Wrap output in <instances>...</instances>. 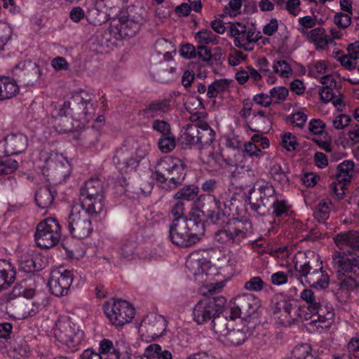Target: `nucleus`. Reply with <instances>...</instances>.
Here are the masks:
<instances>
[{"instance_id": "53", "label": "nucleus", "mask_w": 359, "mask_h": 359, "mask_svg": "<svg viewBox=\"0 0 359 359\" xmlns=\"http://www.w3.org/2000/svg\"><path fill=\"white\" fill-rule=\"evenodd\" d=\"M88 18L90 23L95 25H101L105 20V13L103 10H100L92 6L88 11Z\"/></svg>"}, {"instance_id": "51", "label": "nucleus", "mask_w": 359, "mask_h": 359, "mask_svg": "<svg viewBox=\"0 0 359 359\" xmlns=\"http://www.w3.org/2000/svg\"><path fill=\"white\" fill-rule=\"evenodd\" d=\"M351 118L347 114L339 111L333 114L332 123L336 130H344L351 123Z\"/></svg>"}, {"instance_id": "62", "label": "nucleus", "mask_w": 359, "mask_h": 359, "mask_svg": "<svg viewBox=\"0 0 359 359\" xmlns=\"http://www.w3.org/2000/svg\"><path fill=\"white\" fill-rule=\"evenodd\" d=\"M180 159L177 158L169 157L163 161V168L169 174H173L176 172L179 174Z\"/></svg>"}, {"instance_id": "38", "label": "nucleus", "mask_w": 359, "mask_h": 359, "mask_svg": "<svg viewBox=\"0 0 359 359\" xmlns=\"http://www.w3.org/2000/svg\"><path fill=\"white\" fill-rule=\"evenodd\" d=\"M229 82L227 79L216 80L209 85L207 90V96L209 98L216 97L218 95L228 90Z\"/></svg>"}, {"instance_id": "13", "label": "nucleus", "mask_w": 359, "mask_h": 359, "mask_svg": "<svg viewBox=\"0 0 359 359\" xmlns=\"http://www.w3.org/2000/svg\"><path fill=\"white\" fill-rule=\"evenodd\" d=\"M294 268L299 274L298 280L304 284L305 280L315 268L321 267L320 257L313 250L297 251Z\"/></svg>"}, {"instance_id": "46", "label": "nucleus", "mask_w": 359, "mask_h": 359, "mask_svg": "<svg viewBox=\"0 0 359 359\" xmlns=\"http://www.w3.org/2000/svg\"><path fill=\"white\" fill-rule=\"evenodd\" d=\"M169 102L167 100L153 102L145 109L147 116L154 117L161 115L168 109Z\"/></svg>"}, {"instance_id": "35", "label": "nucleus", "mask_w": 359, "mask_h": 359, "mask_svg": "<svg viewBox=\"0 0 359 359\" xmlns=\"http://www.w3.org/2000/svg\"><path fill=\"white\" fill-rule=\"evenodd\" d=\"M54 198V192L47 186L41 187L35 194L36 204L41 208H46L50 206Z\"/></svg>"}, {"instance_id": "26", "label": "nucleus", "mask_w": 359, "mask_h": 359, "mask_svg": "<svg viewBox=\"0 0 359 359\" xmlns=\"http://www.w3.org/2000/svg\"><path fill=\"white\" fill-rule=\"evenodd\" d=\"M304 281L316 289H325L329 285L330 279L328 275L322 271L321 266L315 268Z\"/></svg>"}, {"instance_id": "16", "label": "nucleus", "mask_w": 359, "mask_h": 359, "mask_svg": "<svg viewBox=\"0 0 359 359\" xmlns=\"http://www.w3.org/2000/svg\"><path fill=\"white\" fill-rule=\"evenodd\" d=\"M113 161L121 172H128L137 167V160L134 158V142L133 140H127L121 148L116 151Z\"/></svg>"}, {"instance_id": "19", "label": "nucleus", "mask_w": 359, "mask_h": 359, "mask_svg": "<svg viewBox=\"0 0 359 359\" xmlns=\"http://www.w3.org/2000/svg\"><path fill=\"white\" fill-rule=\"evenodd\" d=\"M150 74L154 80L162 83L175 81L177 79V64L172 66L169 60L162 61L151 67Z\"/></svg>"}, {"instance_id": "34", "label": "nucleus", "mask_w": 359, "mask_h": 359, "mask_svg": "<svg viewBox=\"0 0 359 359\" xmlns=\"http://www.w3.org/2000/svg\"><path fill=\"white\" fill-rule=\"evenodd\" d=\"M35 291L32 288H27L25 283L22 282L16 284L13 288L12 291L4 296L5 301H11L15 298L23 297L27 299L34 297Z\"/></svg>"}, {"instance_id": "23", "label": "nucleus", "mask_w": 359, "mask_h": 359, "mask_svg": "<svg viewBox=\"0 0 359 359\" xmlns=\"http://www.w3.org/2000/svg\"><path fill=\"white\" fill-rule=\"evenodd\" d=\"M227 194V192L225 191L221 194L219 198L211 196L212 198L211 210H208V211H210V216L212 220L215 218V220H218L220 219L221 216H229L230 215V203L226 201V197L225 196Z\"/></svg>"}, {"instance_id": "14", "label": "nucleus", "mask_w": 359, "mask_h": 359, "mask_svg": "<svg viewBox=\"0 0 359 359\" xmlns=\"http://www.w3.org/2000/svg\"><path fill=\"white\" fill-rule=\"evenodd\" d=\"M166 328L165 318L154 313H148L142 320L139 332L153 340L161 337Z\"/></svg>"}, {"instance_id": "17", "label": "nucleus", "mask_w": 359, "mask_h": 359, "mask_svg": "<svg viewBox=\"0 0 359 359\" xmlns=\"http://www.w3.org/2000/svg\"><path fill=\"white\" fill-rule=\"evenodd\" d=\"M231 34L234 37V44L236 47L245 50H252L255 43L257 41V34L252 30H246L241 23L233 24L231 26Z\"/></svg>"}, {"instance_id": "5", "label": "nucleus", "mask_w": 359, "mask_h": 359, "mask_svg": "<svg viewBox=\"0 0 359 359\" xmlns=\"http://www.w3.org/2000/svg\"><path fill=\"white\" fill-rule=\"evenodd\" d=\"M39 166L44 175L51 176L58 182L65 181L71 172V166L67 159L55 152L41 151Z\"/></svg>"}, {"instance_id": "7", "label": "nucleus", "mask_w": 359, "mask_h": 359, "mask_svg": "<svg viewBox=\"0 0 359 359\" xmlns=\"http://www.w3.org/2000/svg\"><path fill=\"white\" fill-rule=\"evenodd\" d=\"M251 228V223L248 220L229 219L222 229L215 234V241L222 245L238 244L247 238Z\"/></svg>"}, {"instance_id": "57", "label": "nucleus", "mask_w": 359, "mask_h": 359, "mask_svg": "<svg viewBox=\"0 0 359 359\" xmlns=\"http://www.w3.org/2000/svg\"><path fill=\"white\" fill-rule=\"evenodd\" d=\"M281 144L287 151H294L297 146V138L290 133H285L281 135Z\"/></svg>"}, {"instance_id": "37", "label": "nucleus", "mask_w": 359, "mask_h": 359, "mask_svg": "<svg viewBox=\"0 0 359 359\" xmlns=\"http://www.w3.org/2000/svg\"><path fill=\"white\" fill-rule=\"evenodd\" d=\"M307 118V110L304 107L296 109H293L292 111L287 117L289 123L292 126L299 128H302L305 126Z\"/></svg>"}, {"instance_id": "9", "label": "nucleus", "mask_w": 359, "mask_h": 359, "mask_svg": "<svg viewBox=\"0 0 359 359\" xmlns=\"http://www.w3.org/2000/svg\"><path fill=\"white\" fill-rule=\"evenodd\" d=\"M35 241L38 246L44 248L55 245L61 238V227L55 218L48 217L36 226Z\"/></svg>"}, {"instance_id": "47", "label": "nucleus", "mask_w": 359, "mask_h": 359, "mask_svg": "<svg viewBox=\"0 0 359 359\" xmlns=\"http://www.w3.org/2000/svg\"><path fill=\"white\" fill-rule=\"evenodd\" d=\"M328 62L326 60H318L309 66V73L311 76L319 77L329 74Z\"/></svg>"}, {"instance_id": "39", "label": "nucleus", "mask_w": 359, "mask_h": 359, "mask_svg": "<svg viewBox=\"0 0 359 359\" xmlns=\"http://www.w3.org/2000/svg\"><path fill=\"white\" fill-rule=\"evenodd\" d=\"M354 168L353 162L351 161H344L337 167V177L339 181L344 182H350L353 175Z\"/></svg>"}, {"instance_id": "52", "label": "nucleus", "mask_w": 359, "mask_h": 359, "mask_svg": "<svg viewBox=\"0 0 359 359\" xmlns=\"http://www.w3.org/2000/svg\"><path fill=\"white\" fill-rule=\"evenodd\" d=\"M171 47V43L165 39H158L154 45L156 53L158 55H163L166 60L171 58V52L170 51Z\"/></svg>"}, {"instance_id": "60", "label": "nucleus", "mask_w": 359, "mask_h": 359, "mask_svg": "<svg viewBox=\"0 0 359 359\" xmlns=\"http://www.w3.org/2000/svg\"><path fill=\"white\" fill-rule=\"evenodd\" d=\"M229 317L233 320L237 318H245V313L242 308V303H239L237 300V297L235 298L234 302L231 303L230 306V316Z\"/></svg>"}, {"instance_id": "59", "label": "nucleus", "mask_w": 359, "mask_h": 359, "mask_svg": "<svg viewBox=\"0 0 359 359\" xmlns=\"http://www.w3.org/2000/svg\"><path fill=\"white\" fill-rule=\"evenodd\" d=\"M243 152L250 157L259 158L264 155L259 147L255 144L254 142H245L243 144Z\"/></svg>"}, {"instance_id": "8", "label": "nucleus", "mask_w": 359, "mask_h": 359, "mask_svg": "<svg viewBox=\"0 0 359 359\" xmlns=\"http://www.w3.org/2000/svg\"><path fill=\"white\" fill-rule=\"evenodd\" d=\"M104 312L110 323L117 328L130 323L135 317V308L128 302L113 299L105 303Z\"/></svg>"}, {"instance_id": "49", "label": "nucleus", "mask_w": 359, "mask_h": 359, "mask_svg": "<svg viewBox=\"0 0 359 359\" xmlns=\"http://www.w3.org/2000/svg\"><path fill=\"white\" fill-rule=\"evenodd\" d=\"M272 67L273 72L283 78H288L292 74L291 66L284 60L274 61Z\"/></svg>"}, {"instance_id": "36", "label": "nucleus", "mask_w": 359, "mask_h": 359, "mask_svg": "<svg viewBox=\"0 0 359 359\" xmlns=\"http://www.w3.org/2000/svg\"><path fill=\"white\" fill-rule=\"evenodd\" d=\"M98 352L100 355H105L107 359H120L122 357L119 350L108 339H104L100 341Z\"/></svg>"}, {"instance_id": "1", "label": "nucleus", "mask_w": 359, "mask_h": 359, "mask_svg": "<svg viewBox=\"0 0 359 359\" xmlns=\"http://www.w3.org/2000/svg\"><path fill=\"white\" fill-rule=\"evenodd\" d=\"M220 255V251L210 248L200 250L189 254L185 262L186 268L194 275L196 280L201 284L199 292L204 296H208L220 291L225 285L224 276L222 274L224 267L222 265L215 266L212 262L215 259L229 262V258Z\"/></svg>"}, {"instance_id": "32", "label": "nucleus", "mask_w": 359, "mask_h": 359, "mask_svg": "<svg viewBox=\"0 0 359 359\" xmlns=\"http://www.w3.org/2000/svg\"><path fill=\"white\" fill-rule=\"evenodd\" d=\"M320 81L323 85L319 92L320 99L325 102H328L333 100L334 90L332 87L336 86L337 83L330 74L322 76Z\"/></svg>"}, {"instance_id": "43", "label": "nucleus", "mask_w": 359, "mask_h": 359, "mask_svg": "<svg viewBox=\"0 0 359 359\" xmlns=\"http://www.w3.org/2000/svg\"><path fill=\"white\" fill-rule=\"evenodd\" d=\"M212 330L215 337L222 342V339H225L229 331H230L227 327L226 319L220 318L219 317L215 318L212 320Z\"/></svg>"}, {"instance_id": "40", "label": "nucleus", "mask_w": 359, "mask_h": 359, "mask_svg": "<svg viewBox=\"0 0 359 359\" xmlns=\"http://www.w3.org/2000/svg\"><path fill=\"white\" fill-rule=\"evenodd\" d=\"M332 203L325 200L319 201L313 212L314 217L319 222H323L328 219Z\"/></svg>"}, {"instance_id": "15", "label": "nucleus", "mask_w": 359, "mask_h": 359, "mask_svg": "<svg viewBox=\"0 0 359 359\" xmlns=\"http://www.w3.org/2000/svg\"><path fill=\"white\" fill-rule=\"evenodd\" d=\"M316 307V309L310 311L313 313L310 326L316 327L320 332L328 330L332 325L334 318L332 305L329 304L323 305L318 303Z\"/></svg>"}, {"instance_id": "45", "label": "nucleus", "mask_w": 359, "mask_h": 359, "mask_svg": "<svg viewBox=\"0 0 359 359\" xmlns=\"http://www.w3.org/2000/svg\"><path fill=\"white\" fill-rule=\"evenodd\" d=\"M178 205L179 202L176 203L175 206L171 210V213L175 217L172 224L170 227V238L172 243L176 245H180V233L177 230L178 227V220L180 219L179 212H178Z\"/></svg>"}, {"instance_id": "50", "label": "nucleus", "mask_w": 359, "mask_h": 359, "mask_svg": "<svg viewBox=\"0 0 359 359\" xmlns=\"http://www.w3.org/2000/svg\"><path fill=\"white\" fill-rule=\"evenodd\" d=\"M245 340V333L240 330H230L222 343L227 345H238Z\"/></svg>"}, {"instance_id": "58", "label": "nucleus", "mask_w": 359, "mask_h": 359, "mask_svg": "<svg viewBox=\"0 0 359 359\" xmlns=\"http://www.w3.org/2000/svg\"><path fill=\"white\" fill-rule=\"evenodd\" d=\"M264 283L259 276H254L246 281L244 285L245 290L251 292H259L262 290Z\"/></svg>"}, {"instance_id": "10", "label": "nucleus", "mask_w": 359, "mask_h": 359, "mask_svg": "<svg viewBox=\"0 0 359 359\" xmlns=\"http://www.w3.org/2000/svg\"><path fill=\"white\" fill-rule=\"evenodd\" d=\"M215 133L207 123L189 124L181 135V144L196 146L200 144H210L214 140Z\"/></svg>"}, {"instance_id": "33", "label": "nucleus", "mask_w": 359, "mask_h": 359, "mask_svg": "<svg viewBox=\"0 0 359 359\" xmlns=\"http://www.w3.org/2000/svg\"><path fill=\"white\" fill-rule=\"evenodd\" d=\"M138 358L140 359H172V354L169 351H162L160 345L151 344L145 348L143 355Z\"/></svg>"}, {"instance_id": "30", "label": "nucleus", "mask_w": 359, "mask_h": 359, "mask_svg": "<svg viewBox=\"0 0 359 359\" xmlns=\"http://www.w3.org/2000/svg\"><path fill=\"white\" fill-rule=\"evenodd\" d=\"M239 303H242V308L246 317H250L256 313L260 306V302L254 294H244L237 297Z\"/></svg>"}, {"instance_id": "48", "label": "nucleus", "mask_w": 359, "mask_h": 359, "mask_svg": "<svg viewBox=\"0 0 359 359\" xmlns=\"http://www.w3.org/2000/svg\"><path fill=\"white\" fill-rule=\"evenodd\" d=\"M18 66L25 72V74L31 76L33 80L36 81L40 79L41 72L36 63L27 60L20 63Z\"/></svg>"}, {"instance_id": "12", "label": "nucleus", "mask_w": 359, "mask_h": 359, "mask_svg": "<svg viewBox=\"0 0 359 359\" xmlns=\"http://www.w3.org/2000/svg\"><path fill=\"white\" fill-rule=\"evenodd\" d=\"M140 29V24L138 21L123 15L111 19L109 32L114 39L121 40L134 36Z\"/></svg>"}, {"instance_id": "27", "label": "nucleus", "mask_w": 359, "mask_h": 359, "mask_svg": "<svg viewBox=\"0 0 359 359\" xmlns=\"http://www.w3.org/2000/svg\"><path fill=\"white\" fill-rule=\"evenodd\" d=\"M296 253L297 252L292 247H284L279 248L277 251L271 252V254L276 258L278 264L287 268L294 266Z\"/></svg>"}, {"instance_id": "31", "label": "nucleus", "mask_w": 359, "mask_h": 359, "mask_svg": "<svg viewBox=\"0 0 359 359\" xmlns=\"http://www.w3.org/2000/svg\"><path fill=\"white\" fill-rule=\"evenodd\" d=\"M137 243L135 240L124 239L118 248V254L121 258L130 261L138 258Z\"/></svg>"}, {"instance_id": "21", "label": "nucleus", "mask_w": 359, "mask_h": 359, "mask_svg": "<svg viewBox=\"0 0 359 359\" xmlns=\"http://www.w3.org/2000/svg\"><path fill=\"white\" fill-rule=\"evenodd\" d=\"M193 313L194 318L197 323L203 324L207 322L216 313L215 302L209 298L201 299L196 305Z\"/></svg>"}, {"instance_id": "44", "label": "nucleus", "mask_w": 359, "mask_h": 359, "mask_svg": "<svg viewBox=\"0 0 359 359\" xmlns=\"http://www.w3.org/2000/svg\"><path fill=\"white\" fill-rule=\"evenodd\" d=\"M195 39L196 41L201 45H216L219 43V37L213 34L212 31L209 29H203L196 34Z\"/></svg>"}, {"instance_id": "3", "label": "nucleus", "mask_w": 359, "mask_h": 359, "mask_svg": "<svg viewBox=\"0 0 359 359\" xmlns=\"http://www.w3.org/2000/svg\"><path fill=\"white\" fill-rule=\"evenodd\" d=\"M57 346L67 352H76L84 341V332L69 318L58 319L52 330Z\"/></svg>"}, {"instance_id": "41", "label": "nucleus", "mask_w": 359, "mask_h": 359, "mask_svg": "<svg viewBox=\"0 0 359 359\" xmlns=\"http://www.w3.org/2000/svg\"><path fill=\"white\" fill-rule=\"evenodd\" d=\"M74 98L76 100H80V104L83 107V114L85 118L88 120L95 114V109L93 104L91 102L92 96L86 93L84 95L82 93L79 95H76Z\"/></svg>"}, {"instance_id": "64", "label": "nucleus", "mask_w": 359, "mask_h": 359, "mask_svg": "<svg viewBox=\"0 0 359 359\" xmlns=\"http://www.w3.org/2000/svg\"><path fill=\"white\" fill-rule=\"evenodd\" d=\"M325 123L320 119L313 118L309 121V130L313 135H321L325 132Z\"/></svg>"}, {"instance_id": "24", "label": "nucleus", "mask_w": 359, "mask_h": 359, "mask_svg": "<svg viewBox=\"0 0 359 359\" xmlns=\"http://www.w3.org/2000/svg\"><path fill=\"white\" fill-rule=\"evenodd\" d=\"M16 271L6 259H0V292L8 289L15 281Z\"/></svg>"}, {"instance_id": "61", "label": "nucleus", "mask_w": 359, "mask_h": 359, "mask_svg": "<svg viewBox=\"0 0 359 359\" xmlns=\"http://www.w3.org/2000/svg\"><path fill=\"white\" fill-rule=\"evenodd\" d=\"M199 189L195 185L184 186L181 189V199L193 200L198 194Z\"/></svg>"}, {"instance_id": "4", "label": "nucleus", "mask_w": 359, "mask_h": 359, "mask_svg": "<svg viewBox=\"0 0 359 359\" xmlns=\"http://www.w3.org/2000/svg\"><path fill=\"white\" fill-rule=\"evenodd\" d=\"M99 215L87 211L81 205H74L66 222L70 234L78 239L88 237L93 231L92 219Z\"/></svg>"}, {"instance_id": "55", "label": "nucleus", "mask_w": 359, "mask_h": 359, "mask_svg": "<svg viewBox=\"0 0 359 359\" xmlns=\"http://www.w3.org/2000/svg\"><path fill=\"white\" fill-rule=\"evenodd\" d=\"M18 168V163L13 158H7L0 161V175H9Z\"/></svg>"}, {"instance_id": "56", "label": "nucleus", "mask_w": 359, "mask_h": 359, "mask_svg": "<svg viewBox=\"0 0 359 359\" xmlns=\"http://www.w3.org/2000/svg\"><path fill=\"white\" fill-rule=\"evenodd\" d=\"M271 207L273 208V213L276 216L287 215L290 210V205L285 200L281 198L279 199L277 197L272 202Z\"/></svg>"}, {"instance_id": "6", "label": "nucleus", "mask_w": 359, "mask_h": 359, "mask_svg": "<svg viewBox=\"0 0 359 359\" xmlns=\"http://www.w3.org/2000/svg\"><path fill=\"white\" fill-rule=\"evenodd\" d=\"M87 211L100 214L104 208V194L103 184L97 178L86 181L80 189V203L76 204Z\"/></svg>"}, {"instance_id": "22", "label": "nucleus", "mask_w": 359, "mask_h": 359, "mask_svg": "<svg viewBox=\"0 0 359 359\" xmlns=\"http://www.w3.org/2000/svg\"><path fill=\"white\" fill-rule=\"evenodd\" d=\"M28 146L27 137L22 133L10 134L5 139V153L14 155L25 151Z\"/></svg>"}, {"instance_id": "18", "label": "nucleus", "mask_w": 359, "mask_h": 359, "mask_svg": "<svg viewBox=\"0 0 359 359\" xmlns=\"http://www.w3.org/2000/svg\"><path fill=\"white\" fill-rule=\"evenodd\" d=\"M297 312V310L293 307L291 301L286 299L277 302L273 311L276 318L279 320V323L284 325H290L299 318L308 319L306 316L302 318Z\"/></svg>"}, {"instance_id": "28", "label": "nucleus", "mask_w": 359, "mask_h": 359, "mask_svg": "<svg viewBox=\"0 0 359 359\" xmlns=\"http://www.w3.org/2000/svg\"><path fill=\"white\" fill-rule=\"evenodd\" d=\"M186 111L190 114V119L196 121L204 116V109L201 100L196 96H189L184 102Z\"/></svg>"}, {"instance_id": "11", "label": "nucleus", "mask_w": 359, "mask_h": 359, "mask_svg": "<svg viewBox=\"0 0 359 359\" xmlns=\"http://www.w3.org/2000/svg\"><path fill=\"white\" fill-rule=\"evenodd\" d=\"M74 278L73 270L63 267L53 270L48 283L50 292L56 297L67 295Z\"/></svg>"}, {"instance_id": "63", "label": "nucleus", "mask_w": 359, "mask_h": 359, "mask_svg": "<svg viewBox=\"0 0 359 359\" xmlns=\"http://www.w3.org/2000/svg\"><path fill=\"white\" fill-rule=\"evenodd\" d=\"M175 147V140L173 137H162L158 141L159 149L163 153L172 151Z\"/></svg>"}, {"instance_id": "54", "label": "nucleus", "mask_w": 359, "mask_h": 359, "mask_svg": "<svg viewBox=\"0 0 359 359\" xmlns=\"http://www.w3.org/2000/svg\"><path fill=\"white\" fill-rule=\"evenodd\" d=\"M300 298L305 302L308 306V309H316L317 304L319 303L316 299L314 292L311 289H304L300 293Z\"/></svg>"}, {"instance_id": "2", "label": "nucleus", "mask_w": 359, "mask_h": 359, "mask_svg": "<svg viewBox=\"0 0 359 359\" xmlns=\"http://www.w3.org/2000/svg\"><path fill=\"white\" fill-rule=\"evenodd\" d=\"M339 251L333 255L334 267L337 271L341 287L352 289L359 279V234L356 231L339 233L334 238Z\"/></svg>"}, {"instance_id": "29", "label": "nucleus", "mask_w": 359, "mask_h": 359, "mask_svg": "<svg viewBox=\"0 0 359 359\" xmlns=\"http://www.w3.org/2000/svg\"><path fill=\"white\" fill-rule=\"evenodd\" d=\"M18 92V85L13 79L0 76V101L13 97Z\"/></svg>"}, {"instance_id": "42", "label": "nucleus", "mask_w": 359, "mask_h": 359, "mask_svg": "<svg viewBox=\"0 0 359 359\" xmlns=\"http://www.w3.org/2000/svg\"><path fill=\"white\" fill-rule=\"evenodd\" d=\"M297 21V29L304 36L309 33L310 29L316 28L315 26L317 25L316 17L311 15L299 18Z\"/></svg>"}, {"instance_id": "25", "label": "nucleus", "mask_w": 359, "mask_h": 359, "mask_svg": "<svg viewBox=\"0 0 359 359\" xmlns=\"http://www.w3.org/2000/svg\"><path fill=\"white\" fill-rule=\"evenodd\" d=\"M308 41L314 45L316 50H325L332 43L330 36L323 27H316L309 31L305 36Z\"/></svg>"}, {"instance_id": "20", "label": "nucleus", "mask_w": 359, "mask_h": 359, "mask_svg": "<svg viewBox=\"0 0 359 359\" xmlns=\"http://www.w3.org/2000/svg\"><path fill=\"white\" fill-rule=\"evenodd\" d=\"M255 194L259 196L257 198V202L251 203V208L259 214H264L265 210H262V208L271 207L272 202L277 197L274 188L268 183L259 186L257 191H255Z\"/></svg>"}]
</instances>
